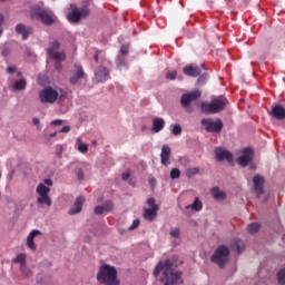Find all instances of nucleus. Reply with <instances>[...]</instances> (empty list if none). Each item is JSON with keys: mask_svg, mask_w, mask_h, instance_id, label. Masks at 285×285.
Returning a JSON list of instances; mask_svg holds the SVG:
<instances>
[{"mask_svg": "<svg viewBox=\"0 0 285 285\" xmlns=\"http://www.w3.org/2000/svg\"><path fill=\"white\" fill-rule=\"evenodd\" d=\"M129 50H130V48H129L127 45H122V46L120 47V55H121L122 57H126V55H128Z\"/></svg>", "mask_w": 285, "mask_h": 285, "instance_id": "ea45409f", "label": "nucleus"}, {"mask_svg": "<svg viewBox=\"0 0 285 285\" xmlns=\"http://www.w3.org/2000/svg\"><path fill=\"white\" fill-rule=\"evenodd\" d=\"M20 271L24 277H32V269L28 268V265L20 267Z\"/></svg>", "mask_w": 285, "mask_h": 285, "instance_id": "473e14b6", "label": "nucleus"}, {"mask_svg": "<svg viewBox=\"0 0 285 285\" xmlns=\"http://www.w3.org/2000/svg\"><path fill=\"white\" fill-rule=\"evenodd\" d=\"M59 99H60V101H63V99H66V95H61V96L59 97Z\"/></svg>", "mask_w": 285, "mask_h": 285, "instance_id": "680f3d73", "label": "nucleus"}, {"mask_svg": "<svg viewBox=\"0 0 285 285\" xmlns=\"http://www.w3.org/2000/svg\"><path fill=\"white\" fill-rule=\"evenodd\" d=\"M147 205L150 208H145L142 216L145 219H147V222H155V219L157 218V213L159 210V205L156 204L155 198H148Z\"/></svg>", "mask_w": 285, "mask_h": 285, "instance_id": "f8f14e48", "label": "nucleus"}, {"mask_svg": "<svg viewBox=\"0 0 285 285\" xmlns=\"http://www.w3.org/2000/svg\"><path fill=\"white\" fill-rule=\"evenodd\" d=\"M271 117L277 119V121H284L285 119V108L282 105H275L269 111Z\"/></svg>", "mask_w": 285, "mask_h": 285, "instance_id": "a211bd4d", "label": "nucleus"}, {"mask_svg": "<svg viewBox=\"0 0 285 285\" xmlns=\"http://www.w3.org/2000/svg\"><path fill=\"white\" fill-rule=\"evenodd\" d=\"M229 255H230V249L226 245H220L216 248L210 261L214 264H217L219 268H224V266H226V263L228 262Z\"/></svg>", "mask_w": 285, "mask_h": 285, "instance_id": "39448f33", "label": "nucleus"}, {"mask_svg": "<svg viewBox=\"0 0 285 285\" xmlns=\"http://www.w3.org/2000/svg\"><path fill=\"white\" fill-rule=\"evenodd\" d=\"M21 75H23V72H21V71L17 72V77H21Z\"/></svg>", "mask_w": 285, "mask_h": 285, "instance_id": "e2e57ef3", "label": "nucleus"}, {"mask_svg": "<svg viewBox=\"0 0 285 285\" xmlns=\"http://www.w3.org/2000/svg\"><path fill=\"white\" fill-rule=\"evenodd\" d=\"M59 48H61V43H59V40H53L52 42H50V46L47 49V53L49 58L53 59L55 61H66V52L57 51L59 50Z\"/></svg>", "mask_w": 285, "mask_h": 285, "instance_id": "1a4fd4ad", "label": "nucleus"}, {"mask_svg": "<svg viewBox=\"0 0 285 285\" xmlns=\"http://www.w3.org/2000/svg\"><path fill=\"white\" fill-rule=\"evenodd\" d=\"M61 61L63 60H56L55 68L58 70V72H61L63 66L61 65Z\"/></svg>", "mask_w": 285, "mask_h": 285, "instance_id": "a18cd8bd", "label": "nucleus"}, {"mask_svg": "<svg viewBox=\"0 0 285 285\" xmlns=\"http://www.w3.org/2000/svg\"><path fill=\"white\" fill-rule=\"evenodd\" d=\"M61 124H63V120L61 119H56L51 121V126H61Z\"/></svg>", "mask_w": 285, "mask_h": 285, "instance_id": "3c124183", "label": "nucleus"}, {"mask_svg": "<svg viewBox=\"0 0 285 285\" xmlns=\"http://www.w3.org/2000/svg\"><path fill=\"white\" fill-rule=\"evenodd\" d=\"M95 79L98 83H104L110 79V71L106 67H98L95 70Z\"/></svg>", "mask_w": 285, "mask_h": 285, "instance_id": "dca6fc26", "label": "nucleus"}, {"mask_svg": "<svg viewBox=\"0 0 285 285\" xmlns=\"http://www.w3.org/2000/svg\"><path fill=\"white\" fill-rule=\"evenodd\" d=\"M16 32L17 35H21L22 40L26 41L30 35H32V28L31 27H26L23 23H18L16 26Z\"/></svg>", "mask_w": 285, "mask_h": 285, "instance_id": "aec40b11", "label": "nucleus"}, {"mask_svg": "<svg viewBox=\"0 0 285 285\" xmlns=\"http://www.w3.org/2000/svg\"><path fill=\"white\" fill-rule=\"evenodd\" d=\"M26 254H18L17 257L13 259V264H20V268L26 266Z\"/></svg>", "mask_w": 285, "mask_h": 285, "instance_id": "c85d7f7f", "label": "nucleus"}, {"mask_svg": "<svg viewBox=\"0 0 285 285\" xmlns=\"http://www.w3.org/2000/svg\"><path fill=\"white\" fill-rule=\"evenodd\" d=\"M117 66L121 67V66H126V60H124V57L119 56L118 57V63Z\"/></svg>", "mask_w": 285, "mask_h": 285, "instance_id": "8fccbe9b", "label": "nucleus"}, {"mask_svg": "<svg viewBox=\"0 0 285 285\" xmlns=\"http://www.w3.org/2000/svg\"><path fill=\"white\" fill-rule=\"evenodd\" d=\"M170 237H174V239H179V236L181 235V232L179 228H174L169 232Z\"/></svg>", "mask_w": 285, "mask_h": 285, "instance_id": "4c0bfd02", "label": "nucleus"}, {"mask_svg": "<svg viewBox=\"0 0 285 285\" xmlns=\"http://www.w3.org/2000/svg\"><path fill=\"white\" fill-rule=\"evenodd\" d=\"M230 248L234 253H237L238 255H240V253L244 252V242L239 239H235L234 242H232Z\"/></svg>", "mask_w": 285, "mask_h": 285, "instance_id": "bb28decb", "label": "nucleus"}, {"mask_svg": "<svg viewBox=\"0 0 285 285\" xmlns=\"http://www.w3.org/2000/svg\"><path fill=\"white\" fill-rule=\"evenodd\" d=\"M277 279L279 285H285V268L277 273Z\"/></svg>", "mask_w": 285, "mask_h": 285, "instance_id": "72a5a7b5", "label": "nucleus"}, {"mask_svg": "<svg viewBox=\"0 0 285 285\" xmlns=\"http://www.w3.org/2000/svg\"><path fill=\"white\" fill-rule=\"evenodd\" d=\"M41 104H55L59 99V92L52 87L43 88L39 94Z\"/></svg>", "mask_w": 285, "mask_h": 285, "instance_id": "9d476101", "label": "nucleus"}, {"mask_svg": "<svg viewBox=\"0 0 285 285\" xmlns=\"http://www.w3.org/2000/svg\"><path fill=\"white\" fill-rule=\"evenodd\" d=\"M104 213H106V209L104 206H96V208H95L96 215H104Z\"/></svg>", "mask_w": 285, "mask_h": 285, "instance_id": "a19ab883", "label": "nucleus"}, {"mask_svg": "<svg viewBox=\"0 0 285 285\" xmlns=\"http://www.w3.org/2000/svg\"><path fill=\"white\" fill-rule=\"evenodd\" d=\"M204 65L202 66H197V65H187L183 68V72L184 75H186V77H199V75H202V70H204Z\"/></svg>", "mask_w": 285, "mask_h": 285, "instance_id": "ddd939ff", "label": "nucleus"}, {"mask_svg": "<svg viewBox=\"0 0 285 285\" xmlns=\"http://www.w3.org/2000/svg\"><path fill=\"white\" fill-rule=\"evenodd\" d=\"M199 97H202V91L199 90L184 94L180 98V105L185 110H187V112H193V107H190V104H193V101H197Z\"/></svg>", "mask_w": 285, "mask_h": 285, "instance_id": "0eeeda50", "label": "nucleus"}, {"mask_svg": "<svg viewBox=\"0 0 285 285\" xmlns=\"http://www.w3.org/2000/svg\"><path fill=\"white\" fill-rule=\"evenodd\" d=\"M265 179L262 175L257 174L253 177V184H254V193L257 197H262L264 195V184Z\"/></svg>", "mask_w": 285, "mask_h": 285, "instance_id": "2eb2a0df", "label": "nucleus"}, {"mask_svg": "<svg viewBox=\"0 0 285 285\" xmlns=\"http://www.w3.org/2000/svg\"><path fill=\"white\" fill-rule=\"evenodd\" d=\"M202 126H205L206 132H222V129L224 128V122H222V119H216L215 121L212 118H203L200 121Z\"/></svg>", "mask_w": 285, "mask_h": 285, "instance_id": "9b49d317", "label": "nucleus"}, {"mask_svg": "<svg viewBox=\"0 0 285 285\" xmlns=\"http://www.w3.org/2000/svg\"><path fill=\"white\" fill-rule=\"evenodd\" d=\"M90 14V9L88 7H75L71 12L67 16L70 23H79L81 19H86Z\"/></svg>", "mask_w": 285, "mask_h": 285, "instance_id": "423d86ee", "label": "nucleus"}, {"mask_svg": "<svg viewBox=\"0 0 285 285\" xmlns=\"http://www.w3.org/2000/svg\"><path fill=\"white\" fill-rule=\"evenodd\" d=\"M32 124L33 126H39V118H33Z\"/></svg>", "mask_w": 285, "mask_h": 285, "instance_id": "13d9d810", "label": "nucleus"}, {"mask_svg": "<svg viewBox=\"0 0 285 285\" xmlns=\"http://www.w3.org/2000/svg\"><path fill=\"white\" fill-rule=\"evenodd\" d=\"M216 161H228V164H233V154L222 147L215 149Z\"/></svg>", "mask_w": 285, "mask_h": 285, "instance_id": "f3484780", "label": "nucleus"}, {"mask_svg": "<svg viewBox=\"0 0 285 285\" xmlns=\"http://www.w3.org/2000/svg\"><path fill=\"white\" fill-rule=\"evenodd\" d=\"M170 155H171L170 146L164 145L161 147V153H160V159H161L163 166H170Z\"/></svg>", "mask_w": 285, "mask_h": 285, "instance_id": "412c9836", "label": "nucleus"}, {"mask_svg": "<svg viewBox=\"0 0 285 285\" xmlns=\"http://www.w3.org/2000/svg\"><path fill=\"white\" fill-rule=\"evenodd\" d=\"M77 144H78L79 153H82V154L88 153V146L86 144L81 142V138H77Z\"/></svg>", "mask_w": 285, "mask_h": 285, "instance_id": "2f4dec72", "label": "nucleus"}, {"mask_svg": "<svg viewBox=\"0 0 285 285\" xmlns=\"http://www.w3.org/2000/svg\"><path fill=\"white\" fill-rule=\"evenodd\" d=\"M86 202V198L83 196H79L75 204L73 207L69 210V215H79V213L82 210L83 208V204Z\"/></svg>", "mask_w": 285, "mask_h": 285, "instance_id": "4be33fe9", "label": "nucleus"}, {"mask_svg": "<svg viewBox=\"0 0 285 285\" xmlns=\"http://www.w3.org/2000/svg\"><path fill=\"white\" fill-rule=\"evenodd\" d=\"M3 26V16L0 14V35L3 32V29L1 28Z\"/></svg>", "mask_w": 285, "mask_h": 285, "instance_id": "6e6d98bb", "label": "nucleus"}, {"mask_svg": "<svg viewBox=\"0 0 285 285\" xmlns=\"http://www.w3.org/2000/svg\"><path fill=\"white\" fill-rule=\"evenodd\" d=\"M139 219H135L128 230H135V228H139Z\"/></svg>", "mask_w": 285, "mask_h": 285, "instance_id": "37998d69", "label": "nucleus"}, {"mask_svg": "<svg viewBox=\"0 0 285 285\" xmlns=\"http://www.w3.org/2000/svg\"><path fill=\"white\" fill-rule=\"evenodd\" d=\"M30 17L36 21H41L43 26H52V23H56L57 21V17H55L52 11H48L37 4L30 8Z\"/></svg>", "mask_w": 285, "mask_h": 285, "instance_id": "20e7f679", "label": "nucleus"}, {"mask_svg": "<svg viewBox=\"0 0 285 285\" xmlns=\"http://www.w3.org/2000/svg\"><path fill=\"white\" fill-rule=\"evenodd\" d=\"M76 75L69 78V82L75 86L78 83L79 79H85L86 72L83 71V67L80 63H75Z\"/></svg>", "mask_w": 285, "mask_h": 285, "instance_id": "6ab92c4d", "label": "nucleus"}, {"mask_svg": "<svg viewBox=\"0 0 285 285\" xmlns=\"http://www.w3.org/2000/svg\"><path fill=\"white\" fill-rule=\"evenodd\" d=\"M166 79H168L169 81H175L177 79V70L167 72Z\"/></svg>", "mask_w": 285, "mask_h": 285, "instance_id": "e433bc0d", "label": "nucleus"}, {"mask_svg": "<svg viewBox=\"0 0 285 285\" xmlns=\"http://www.w3.org/2000/svg\"><path fill=\"white\" fill-rule=\"evenodd\" d=\"M250 161H253V148L246 147L243 149V155L237 158V164L246 167Z\"/></svg>", "mask_w": 285, "mask_h": 285, "instance_id": "4468645a", "label": "nucleus"}, {"mask_svg": "<svg viewBox=\"0 0 285 285\" xmlns=\"http://www.w3.org/2000/svg\"><path fill=\"white\" fill-rule=\"evenodd\" d=\"M149 184L151 188H155V184H157V180L155 179V177L149 178Z\"/></svg>", "mask_w": 285, "mask_h": 285, "instance_id": "864d4df0", "label": "nucleus"}, {"mask_svg": "<svg viewBox=\"0 0 285 285\" xmlns=\"http://www.w3.org/2000/svg\"><path fill=\"white\" fill-rule=\"evenodd\" d=\"M164 126H166V120H164V118H155L153 120L151 130L154 132H161V130H164Z\"/></svg>", "mask_w": 285, "mask_h": 285, "instance_id": "b1692460", "label": "nucleus"}, {"mask_svg": "<svg viewBox=\"0 0 285 285\" xmlns=\"http://www.w3.org/2000/svg\"><path fill=\"white\" fill-rule=\"evenodd\" d=\"M208 81V72H203L198 76V79L196 81L197 86H204Z\"/></svg>", "mask_w": 285, "mask_h": 285, "instance_id": "c756f323", "label": "nucleus"}, {"mask_svg": "<svg viewBox=\"0 0 285 285\" xmlns=\"http://www.w3.org/2000/svg\"><path fill=\"white\" fill-rule=\"evenodd\" d=\"M171 132L175 136L181 135V125L175 124L171 126Z\"/></svg>", "mask_w": 285, "mask_h": 285, "instance_id": "f704fd0d", "label": "nucleus"}, {"mask_svg": "<svg viewBox=\"0 0 285 285\" xmlns=\"http://www.w3.org/2000/svg\"><path fill=\"white\" fill-rule=\"evenodd\" d=\"M7 72L9 75H12V72H17V66H10L7 68Z\"/></svg>", "mask_w": 285, "mask_h": 285, "instance_id": "09e8293b", "label": "nucleus"}, {"mask_svg": "<svg viewBox=\"0 0 285 285\" xmlns=\"http://www.w3.org/2000/svg\"><path fill=\"white\" fill-rule=\"evenodd\" d=\"M212 196L216 200L226 199V193L219 190V187H213L212 188Z\"/></svg>", "mask_w": 285, "mask_h": 285, "instance_id": "cd10ccee", "label": "nucleus"}, {"mask_svg": "<svg viewBox=\"0 0 285 285\" xmlns=\"http://www.w3.org/2000/svg\"><path fill=\"white\" fill-rule=\"evenodd\" d=\"M131 171L130 169L126 170L122 175H121V179L124 181H128V179L130 178Z\"/></svg>", "mask_w": 285, "mask_h": 285, "instance_id": "79ce46f5", "label": "nucleus"}, {"mask_svg": "<svg viewBox=\"0 0 285 285\" xmlns=\"http://www.w3.org/2000/svg\"><path fill=\"white\" fill-rule=\"evenodd\" d=\"M63 153V147L61 145H58L56 147V155L61 158V154Z\"/></svg>", "mask_w": 285, "mask_h": 285, "instance_id": "49530a36", "label": "nucleus"}, {"mask_svg": "<svg viewBox=\"0 0 285 285\" xmlns=\"http://www.w3.org/2000/svg\"><path fill=\"white\" fill-rule=\"evenodd\" d=\"M181 177V171L177 168H173L170 171V179H179Z\"/></svg>", "mask_w": 285, "mask_h": 285, "instance_id": "c9c22d12", "label": "nucleus"}, {"mask_svg": "<svg viewBox=\"0 0 285 285\" xmlns=\"http://www.w3.org/2000/svg\"><path fill=\"white\" fill-rule=\"evenodd\" d=\"M99 55H101V51H96L95 56H94V59H95V62L96 63H99Z\"/></svg>", "mask_w": 285, "mask_h": 285, "instance_id": "603ef678", "label": "nucleus"}, {"mask_svg": "<svg viewBox=\"0 0 285 285\" xmlns=\"http://www.w3.org/2000/svg\"><path fill=\"white\" fill-rule=\"evenodd\" d=\"M163 273L160 282H164L165 285H181L184 284V278L181 277V272H173V263L170 259L165 262H159L154 269V276L159 277V274Z\"/></svg>", "mask_w": 285, "mask_h": 285, "instance_id": "f257e3e1", "label": "nucleus"}, {"mask_svg": "<svg viewBox=\"0 0 285 285\" xmlns=\"http://www.w3.org/2000/svg\"><path fill=\"white\" fill-rule=\"evenodd\" d=\"M11 88L17 91L26 90V88H28V80H26V78H20L12 83Z\"/></svg>", "mask_w": 285, "mask_h": 285, "instance_id": "393cba45", "label": "nucleus"}, {"mask_svg": "<svg viewBox=\"0 0 285 285\" xmlns=\"http://www.w3.org/2000/svg\"><path fill=\"white\" fill-rule=\"evenodd\" d=\"M37 235H41V232L33 229L30 232L29 236L27 237V246L31 250H37V245H35V237H37Z\"/></svg>", "mask_w": 285, "mask_h": 285, "instance_id": "5701e85b", "label": "nucleus"}, {"mask_svg": "<svg viewBox=\"0 0 285 285\" xmlns=\"http://www.w3.org/2000/svg\"><path fill=\"white\" fill-rule=\"evenodd\" d=\"M259 224L257 223H252L247 226V230L248 233H250V235H255V233H259Z\"/></svg>", "mask_w": 285, "mask_h": 285, "instance_id": "7c9ffc66", "label": "nucleus"}, {"mask_svg": "<svg viewBox=\"0 0 285 285\" xmlns=\"http://www.w3.org/2000/svg\"><path fill=\"white\" fill-rule=\"evenodd\" d=\"M104 208H105V213H110V210H112V208H114V205H112L111 200H107L104 204Z\"/></svg>", "mask_w": 285, "mask_h": 285, "instance_id": "58836bf2", "label": "nucleus"}, {"mask_svg": "<svg viewBox=\"0 0 285 285\" xmlns=\"http://www.w3.org/2000/svg\"><path fill=\"white\" fill-rule=\"evenodd\" d=\"M76 175L79 180L83 179V170L81 168L76 169Z\"/></svg>", "mask_w": 285, "mask_h": 285, "instance_id": "de8ad7c7", "label": "nucleus"}, {"mask_svg": "<svg viewBox=\"0 0 285 285\" xmlns=\"http://www.w3.org/2000/svg\"><path fill=\"white\" fill-rule=\"evenodd\" d=\"M52 137H57V131L49 135V139H52Z\"/></svg>", "mask_w": 285, "mask_h": 285, "instance_id": "052dcab7", "label": "nucleus"}, {"mask_svg": "<svg viewBox=\"0 0 285 285\" xmlns=\"http://www.w3.org/2000/svg\"><path fill=\"white\" fill-rule=\"evenodd\" d=\"M204 208V203L199 200V197H196L194 199V203L191 205L186 206L187 210H194L195 213H199Z\"/></svg>", "mask_w": 285, "mask_h": 285, "instance_id": "a878e982", "label": "nucleus"}, {"mask_svg": "<svg viewBox=\"0 0 285 285\" xmlns=\"http://www.w3.org/2000/svg\"><path fill=\"white\" fill-rule=\"evenodd\" d=\"M188 175H189V177H193V175H199V168L194 167V168L189 169Z\"/></svg>", "mask_w": 285, "mask_h": 285, "instance_id": "c03bdc74", "label": "nucleus"}, {"mask_svg": "<svg viewBox=\"0 0 285 285\" xmlns=\"http://www.w3.org/2000/svg\"><path fill=\"white\" fill-rule=\"evenodd\" d=\"M60 132H70V126H63V127L60 129Z\"/></svg>", "mask_w": 285, "mask_h": 285, "instance_id": "5fc2aeb1", "label": "nucleus"}, {"mask_svg": "<svg viewBox=\"0 0 285 285\" xmlns=\"http://www.w3.org/2000/svg\"><path fill=\"white\" fill-rule=\"evenodd\" d=\"M2 55H3V57H8V55H10V52L8 51V49H4V50L2 51Z\"/></svg>", "mask_w": 285, "mask_h": 285, "instance_id": "bf43d9fd", "label": "nucleus"}, {"mask_svg": "<svg viewBox=\"0 0 285 285\" xmlns=\"http://www.w3.org/2000/svg\"><path fill=\"white\" fill-rule=\"evenodd\" d=\"M97 282L104 285H120L121 282L117 277V268L108 264H104L99 267L97 273Z\"/></svg>", "mask_w": 285, "mask_h": 285, "instance_id": "7ed1b4c3", "label": "nucleus"}, {"mask_svg": "<svg viewBox=\"0 0 285 285\" xmlns=\"http://www.w3.org/2000/svg\"><path fill=\"white\" fill-rule=\"evenodd\" d=\"M45 184L46 186H52V179L50 178L45 179Z\"/></svg>", "mask_w": 285, "mask_h": 285, "instance_id": "4d7b16f0", "label": "nucleus"}, {"mask_svg": "<svg viewBox=\"0 0 285 285\" xmlns=\"http://www.w3.org/2000/svg\"><path fill=\"white\" fill-rule=\"evenodd\" d=\"M36 193L38 196L37 198V204H46V206H48V208H50V206H52V198H50V189L49 187H47L43 184H39Z\"/></svg>", "mask_w": 285, "mask_h": 285, "instance_id": "6e6552de", "label": "nucleus"}, {"mask_svg": "<svg viewBox=\"0 0 285 285\" xmlns=\"http://www.w3.org/2000/svg\"><path fill=\"white\" fill-rule=\"evenodd\" d=\"M0 1H6V0H0Z\"/></svg>", "mask_w": 285, "mask_h": 285, "instance_id": "0e129e2a", "label": "nucleus"}, {"mask_svg": "<svg viewBox=\"0 0 285 285\" xmlns=\"http://www.w3.org/2000/svg\"><path fill=\"white\" fill-rule=\"evenodd\" d=\"M228 99L225 96H214L209 102L200 104V111L204 115H217L226 109Z\"/></svg>", "mask_w": 285, "mask_h": 285, "instance_id": "f03ea898", "label": "nucleus"}]
</instances>
